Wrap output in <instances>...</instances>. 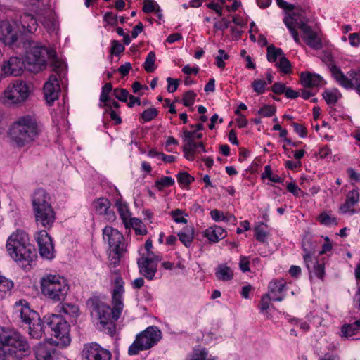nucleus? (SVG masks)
Returning a JSON list of instances; mask_svg holds the SVG:
<instances>
[{
  "mask_svg": "<svg viewBox=\"0 0 360 360\" xmlns=\"http://www.w3.org/2000/svg\"><path fill=\"white\" fill-rule=\"evenodd\" d=\"M14 310L22 322L28 325L29 333L32 338H40L43 333L50 330L51 335L56 339L54 341L56 345L65 347L70 343V325L61 316L50 314L44 316L41 321L39 314L30 308L28 302L25 300L17 301Z\"/></svg>",
  "mask_w": 360,
  "mask_h": 360,
  "instance_id": "obj_1",
  "label": "nucleus"
},
{
  "mask_svg": "<svg viewBox=\"0 0 360 360\" xmlns=\"http://www.w3.org/2000/svg\"><path fill=\"white\" fill-rule=\"evenodd\" d=\"M124 292V281L120 276L115 279L112 292V305H109L101 301L98 297H94L87 300L86 304L91 309L92 315L97 317V323L99 330L112 335L115 332V323L123 310L122 295Z\"/></svg>",
  "mask_w": 360,
  "mask_h": 360,
  "instance_id": "obj_2",
  "label": "nucleus"
},
{
  "mask_svg": "<svg viewBox=\"0 0 360 360\" xmlns=\"http://www.w3.org/2000/svg\"><path fill=\"white\" fill-rule=\"evenodd\" d=\"M43 131V125L34 115L18 117L10 128V137L18 148L30 146L35 142Z\"/></svg>",
  "mask_w": 360,
  "mask_h": 360,
  "instance_id": "obj_3",
  "label": "nucleus"
},
{
  "mask_svg": "<svg viewBox=\"0 0 360 360\" xmlns=\"http://www.w3.org/2000/svg\"><path fill=\"white\" fill-rule=\"evenodd\" d=\"M26 338L17 330L0 327V360H20L30 354Z\"/></svg>",
  "mask_w": 360,
  "mask_h": 360,
  "instance_id": "obj_4",
  "label": "nucleus"
},
{
  "mask_svg": "<svg viewBox=\"0 0 360 360\" xmlns=\"http://www.w3.org/2000/svg\"><path fill=\"white\" fill-rule=\"evenodd\" d=\"M283 22L296 43H300L298 32L296 31V28H299L302 32V38L307 45L315 50H319L323 47L318 33L307 25L308 19L305 10L296 8L291 15L284 18Z\"/></svg>",
  "mask_w": 360,
  "mask_h": 360,
  "instance_id": "obj_5",
  "label": "nucleus"
},
{
  "mask_svg": "<svg viewBox=\"0 0 360 360\" xmlns=\"http://www.w3.org/2000/svg\"><path fill=\"white\" fill-rule=\"evenodd\" d=\"M6 248L9 256L22 267L30 266L36 257L28 234L22 230L12 233L7 239Z\"/></svg>",
  "mask_w": 360,
  "mask_h": 360,
  "instance_id": "obj_6",
  "label": "nucleus"
},
{
  "mask_svg": "<svg viewBox=\"0 0 360 360\" xmlns=\"http://www.w3.org/2000/svg\"><path fill=\"white\" fill-rule=\"evenodd\" d=\"M24 46L26 49L25 60L27 71L37 73L42 70L46 66L47 59L53 62L55 70L60 68L62 63L56 59L55 51L49 50L45 46L34 41H28Z\"/></svg>",
  "mask_w": 360,
  "mask_h": 360,
  "instance_id": "obj_7",
  "label": "nucleus"
},
{
  "mask_svg": "<svg viewBox=\"0 0 360 360\" xmlns=\"http://www.w3.org/2000/svg\"><path fill=\"white\" fill-rule=\"evenodd\" d=\"M32 205L38 225L50 229L56 219L49 194L43 188L36 189L32 195Z\"/></svg>",
  "mask_w": 360,
  "mask_h": 360,
  "instance_id": "obj_8",
  "label": "nucleus"
},
{
  "mask_svg": "<svg viewBox=\"0 0 360 360\" xmlns=\"http://www.w3.org/2000/svg\"><path fill=\"white\" fill-rule=\"evenodd\" d=\"M40 285L42 294L54 302L63 300L69 291L66 279L58 275H44Z\"/></svg>",
  "mask_w": 360,
  "mask_h": 360,
  "instance_id": "obj_9",
  "label": "nucleus"
},
{
  "mask_svg": "<svg viewBox=\"0 0 360 360\" xmlns=\"http://www.w3.org/2000/svg\"><path fill=\"white\" fill-rule=\"evenodd\" d=\"M103 238L108 245L109 255L111 257L110 265L116 266L127 250L124 236L117 229L107 226L103 229Z\"/></svg>",
  "mask_w": 360,
  "mask_h": 360,
  "instance_id": "obj_10",
  "label": "nucleus"
},
{
  "mask_svg": "<svg viewBox=\"0 0 360 360\" xmlns=\"http://www.w3.org/2000/svg\"><path fill=\"white\" fill-rule=\"evenodd\" d=\"M162 338V332L156 326H149L139 333L129 347L128 354L136 355L140 351L147 350L156 345Z\"/></svg>",
  "mask_w": 360,
  "mask_h": 360,
  "instance_id": "obj_11",
  "label": "nucleus"
},
{
  "mask_svg": "<svg viewBox=\"0 0 360 360\" xmlns=\"http://www.w3.org/2000/svg\"><path fill=\"white\" fill-rule=\"evenodd\" d=\"M31 93V84L17 79L10 83L4 91L3 101L8 105H21Z\"/></svg>",
  "mask_w": 360,
  "mask_h": 360,
  "instance_id": "obj_12",
  "label": "nucleus"
},
{
  "mask_svg": "<svg viewBox=\"0 0 360 360\" xmlns=\"http://www.w3.org/2000/svg\"><path fill=\"white\" fill-rule=\"evenodd\" d=\"M160 257L155 253L142 255L137 261L140 273L148 280H153L157 272Z\"/></svg>",
  "mask_w": 360,
  "mask_h": 360,
  "instance_id": "obj_13",
  "label": "nucleus"
},
{
  "mask_svg": "<svg viewBox=\"0 0 360 360\" xmlns=\"http://www.w3.org/2000/svg\"><path fill=\"white\" fill-rule=\"evenodd\" d=\"M21 32L16 22L4 20L0 21V40L6 45H13L18 39Z\"/></svg>",
  "mask_w": 360,
  "mask_h": 360,
  "instance_id": "obj_14",
  "label": "nucleus"
},
{
  "mask_svg": "<svg viewBox=\"0 0 360 360\" xmlns=\"http://www.w3.org/2000/svg\"><path fill=\"white\" fill-rule=\"evenodd\" d=\"M82 360H111V352L97 343L86 344L82 352Z\"/></svg>",
  "mask_w": 360,
  "mask_h": 360,
  "instance_id": "obj_15",
  "label": "nucleus"
},
{
  "mask_svg": "<svg viewBox=\"0 0 360 360\" xmlns=\"http://www.w3.org/2000/svg\"><path fill=\"white\" fill-rule=\"evenodd\" d=\"M36 240L41 257L48 260L53 259L55 257L54 247L48 233L44 230L39 231Z\"/></svg>",
  "mask_w": 360,
  "mask_h": 360,
  "instance_id": "obj_16",
  "label": "nucleus"
},
{
  "mask_svg": "<svg viewBox=\"0 0 360 360\" xmlns=\"http://www.w3.org/2000/svg\"><path fill=\"white\" fill-rule=\"evenodd\" d=\"M24 69L27 70L26 60L17 56H13L4 63L1 70L5 76H18Z\"/></svg>",
  "mask_w": 360,
  "mask_h": 360,
  "instance_id": "obj_17",
  "label": "nucleus"
},
{
  "mask_svg": "<svg viewBox=\"0 0 360 360\" xmlns=\"http://www.w3.org/2000/svg\"><path fill=\"white\" fill-rule=\"evenodd\" d=\"M335 71V75L338 78V83L347 89L355 87L360 96V72L356 70H351L348 72V77L342 72H339L337 70Z\"/></svg>",
  "mask_w": 360,
  "mask_h": 360,
  "instance_id": "obj_18",
  "label": "nucleus"
},
{
  "mask_svg": "<svg viewBox=\"0 0 360 360\" xmlns=\"http://www.w3.org/2000/svg\"><path fill=\"white\" fill-rule=\"evenodd\" d=\"M304 255L303 256L304 261L307 268L311 271L314 269V274L320 279H323L325 274V267L323 264L319 263L316 258L314 257V252H311L306 247V243L302 245Z\"/></svg>",
  "mask_w": 360,
  "mask_h": 360,
  "instance_id": "obj_19",
  "label": "nucleus"
},
{
  "mask_svg": "<svg viewBox=\"0 0 360 360\" xmlns=\"http://www.w3.org/2000/svg\"><path fill=\"white\" fill-rule=\"evenodd\" d=\"M60 91V88L56 75H51L44 85V94L47 103L51 105L58 99Z\"/></svg>",
  "mask_w": 360,
  "mask_h": 360,
  "instance_id": "obj_20",
  "label": "nucleus"
},
{
  "mask_svg": "<svg viewBox=\"0 0 360 360\" xmlns=\"http://www.w3.org/2000/svg\"><path fill=\"white\" fill-rule=\"evenodd\" d=\"M37 360H56V349L53 342H40L34 349Z\"/></svg>",
  "mask_w": 360,
  "mask_h": 360,
  "instance_id": "obj_21",
  "label": "nucleus"
},
{
  "mask_svg": "<svg viewBox=\"0 0 360 360\" xmlns=\"http://www.w3.org/2000/svg\"><path fill=\"white\" fill-rule=\"evenodd\" d=\"M285 285L286 282L283 279L269 282L268 288L271 300L281 302L284 299L285 296L283 292Z\"/></svg>",
  "mask_w": 360,
  "mask_h": 360,
  "instance_id": "obj_22",
  "label": "nucleus"
},
{
  "mask_svg": "<svg viewBox=\"0 0 360 360\" xmlns=\"http://www.w3.org/2000/svg\"><path fill=\"white\" fill-rule=\"evenodd\" d=\"M359 200V193L358 189H353L349 191L346 195V200L343 205L340 207V210L342 213H350L353 214L356 213V210L354 209V205Z\"/></svg>",
  "mask_w": 360,
  "mask_h": 360,
  "instance_id": "obj_23",
  "label": "nucleus"
},
{
  "mask_svg": "<svg viewBox=\"0 0 360 360\" xmlns=\"http://www.w3.org/2000/svg\"><path fill=\"white\" fill-rule=\"evenodd\" d=\"M205 236L210 242L217 243L226 237V231L222 227L215 225L205 230Z\"/></svg>",
  "mask_w": 360,
  "mask_h": 360,
  "instance_id": "obj_24",
  "label": "nucleus"
},
{
  "mask_svg": "<svg viewBox=\"0 0 360 360\" xmlns=\"http://www.w3.org/2000/svg\"><path fill=\"white\" fill-rule=\"evenodd\" d=\"M300 81L304 87L318 86L321 84L322 78L319 75L307 72L301 73Z\"/></svg>",
  "mask_w": 360,
  "mask_h": 360,
  "instance_id": "obj_25",
  "label": "nucleus"
},
{
  "mask_svg": "<svg viewBox=\"0 0 360 360\" xmlns=\"http://www.w3.org/2000/svg\"><path fill=\"white\" fill-rule=\"evenodd\" d=\"M23 30L28 33H33L37 30L38 24L34 16L30 13H24L20 19Z\"/></svg>",
  "mask_w": 360,
  "mask_h": 360,
  "instance_id": "obj_26",
  "label": "nucleus"
},
{
  "mask_svg": "<svg viewBox=\"0 0 360 360\" xmlns=\"http://www.w3.org/2000/svg\"><path fill=\"white\" fill-rule=\"evenodd\" d=\"M195 229L193 226H186L177 234L179 240L186 247L189 248L193 240Z\"/></svg>",
  "mask_w": 360,
  "mask_h": 360,
  "instance_id": "obj_27",
  "label": "nucleus"
},
{
  "mask_svg": "<svg viewBox=\"0 0 360 360\" xmlns=\"http://www.w3.org/2000/svg\"><path fill=\"white\" fill-rule=\"evenodd\" d=\"M115 206L120 217L122 220L124 225H125L126 223L129 221V219H131V212L127 203L123 202L121 199H118L115 202Z\"/></svg>",
  "mask_w": 360,
  "mask_h": 360,
  "instance_id": "obj_28",
  "label": "nucleus"
},
{
  "mask_svg": "<svg viewBox=\"0 0 360 360\" xmlns=\"http://www.w3.org/2000/svg\"><path fill=\"white\" fill-rule=\"evenodd\" d=\"M360 329V320L352 323H345L341 327L340 336L348 338L355 335Z\"/></svg>",
  "mask_w": 360,
  "mask_h": 360,
  "instance_id": "obj_29",
  "label": "nucleus"
},
{
  "mask_svg": "<svg viewBox=\"0 0 360 360\" xmlns=\"http://www.w3.org/2000/svg\"><path fill=\"white\" fill-rule=\"evenodd\" d=\"M195 132H190L188 130L184 131V146L183 150L196 151L198 144L194 141Z\"/></svg>",
  "mask_w": 360,
  "mask_h": 360,
  "instance_id": "obj_30",
  "label": "nucleus"
},
{
  "mask_svg": "<svg viewBox=\"0 0 360 360\" xmlns=\"http://www.w3.org/2000/svg\"><path fill=\"white\" fill-rule=\"evenodd\" d=\"M126 229L133 228L136 234L146 235L147 230L143 222L138 218L129 219V221L124 225Z\"/></svg>",
  "mask_w": 360,
  "mask_h": 360,
  "instance_id": "obj_31",
  "label": "nucleus"
},
{
  "mask_svg": "<svg viewBox=\"0 0 360 360\" xmlns=\"http://www.w3.org/2000/svg\"><path fill=\"white\" fill-rule=\"evenodd\" d=\"M321 59L330 68L333 77L338 82V78L335 75V70H338L339 72L342 71L338 66L335 65L332 54L329 52H323Z\"/></svg>",
  "mask_w": 360,
  "mask_h": 360,
  "instance_id": "obj_32",
  "label": "nucleus"
},
{
  "mask_svg": "<svg viewBox=\"0 0 360 360\" xmlns=\"http://www.w3.org/2000/svg\"><path fill=\"white\" fill-rule=\"evenodd\" d=\"M217 278L223 281H230L233 278V274L231 269L226 265H219L215 272Z\"/></svg>",
  "mask_w": 360,
  "mask_h": 360,
  "instance_id": "obj_33",
  "label": "nucleus"
},
{
  "mask_svg": "<svg viewBox=\"0 0 360 360\" xmlns=\"http://www.w3.org/2000/svg\"><path fill=\"white\" fill-rule=\"evenodd\" d=\"M110 200L105 198H100L93 202L94 210L99 215H103L107 212V210L110 208Z\"/></svg>",
  "mask_w": 360,
  "mask_h": 360,
  "instance_id": "obj_34",
  "label": "nucleus"
},
{
  "mask_svg": "<svg viewBox=\"0 0 360 360\" xmlns=\"http://www.w3.org/2000/svg\"><path fill=\"white\" fill-rule=\"evenodd\" d=\"M323 96L327 104L335 105L341 97V94L338 89L326 90Z\"/></svg>",
  "mask_w": 360,
  "mask_h": 360,
  "instance_id": "obj_35",
  "label": "nucleus"
},
{
  "mask_svg": "<svg viewBox=\"0 0 360 360\" xmlns=\"http://www.w3.org/2000/svg\"><path fill=\"white\" fill-rule=\"evenodd\" d=\"M13 287L11 280L0 275V297L4 298L6 293L9 292Z\"/></svg>",
  "mask_w": 360,
  "mask_h": 360,
  "instance_id": "obj_36",
  "label": "nucleus"
},
{
  "mask_svg": "<svg viewBox=\"0 0 360 360\" xmlns=\"http://www.w3.org/2000/svg\"><path fill=\"white\" fill-rule=\"evenodd\" d=\"M284 55L283 51L280 48H276L273 45L267 48V60L271 63L276 62L277 58L280 59Z\"/></svg>",
  "mask_w": 360,
  "mask_h": 360,
  "instance_id": "obj_37",
  "label": "nucleus"
},
{
  "mask_svg": "<svg viewBox=\"0 0 360 360\" xmlns=\"http://www.w3.org/2000/svg\"><path fill=\"white\" fill-rule=\"evenodd\" d=\"M210 214L212 219L215 221H231V219H233V221H236V217H233V215L225 216L223 212L217 209H214L211 210Z\"/></svg>",
  "mask_w": 360,
  "mask_h": 360,
  "instance_id": "obj_38",
  "label": "nucleus"
},
{
  "mask_svg": "<svg viewBox=\"0 0 360 360\" xmlns=\"http://www.w3.org/2000/svg\"><path fill=\"white\" fill-rule=\"evenodd\" d=\"M65 314L75 318L79 314V307L75 304L65 303L62 305L61 310Z\"/></svg>",
  "mask_w": 360,
  "mask_h": 360,
  "instance_id": "obj_39",
  "label": "nucleus"
},
{
  "mask_svg": "<svg viewBox=\"0 0 360 360\" xmlns=\"http://www.w3.org/2000/svg\"><path fill=\"white\" fill-rule=\"evenodd\" d=\"M155 54L153 51H150L148 53L146 60L143 64L144 69L148 72H153L155 69Z\"/></svg>",
  "mask_w": 360,
  "mask_h": 360,
  "instance_id": "obj_40",
  "label": "nucleus"
},
{
  "mask_svg": "<svg viewBox=\"0 0 360 360\" xmlns=\"http://www.w3.org/2000/svg\"><path fill=\"white\" fill-rule=\"evenodd\" d=\"M174 184V180L169 176H162L155 182V186L162 191L165 187H170Z\"/></svg>",
  "mask_w": 360,
  "mask_h": 360,
  "instance_id": "obj_41",
  "label": "nucleus"
},
{
  "mask_svg": "<svg viewBox=\"0 0 360 360\" xmlns=\"http://www.w3.org/2000/svg\"><path fill=\"white\" fill-rule=\"evenodd\" d=\"M276 66L280 69V70L284 74H288L291 72L292 66L290 62L288 60V58L284 56H283L278 63H276Z\"/></svg>",
  "mask_w": 360,
  "mask_h": 360,
  "instance_id": "obj_42",
  "label": "nucleus"
},
{
  "mask_svg": "<svg viewBox=\"0 0 360 360\" xmlns=\"http://www.w3.org/2000/svg\"><path fill=\"white\" fill-rule=\"evenodd\" d=\"M158 115V111L155 108L146 109L141 114V118L143 122H150L155 119Z\"/></svg>",
  "mask_w": 360,
  "mask_h": 360,
  "instance_id": "obj_43",
  "label": "nucleus"
},
{
  "mask_svg": "<svg viewBox=\"0 0 360 360\" xmlns=\"http://www.w3.org/2000/svg\"><path fill=\"white\" fill-rule=\"evenodd\" d=\"M160 7L158 4L155 0H144L143 11L146 13H150L155 12V11Z\"/></svg>",
  "mask_w": 360,
  "mask_h": 360,
  "instance_id": "obj_44",
  "label": "nucleus"
},
{
  "mask_svg": "<svg viewBox=\"0 0 360 360\" xmlns=\"http://www.w3.org/2000/svg\"><path fill=\"white\" fill-rule=\"evenodd\" d=\"M319 221L325 226H331V225H336L338 224L336 218L331 217L330 215L326 214V213H321L319 216Z\"/></svg>",
  "mask_w": 360,
  "mask_h": 360,
  "instance_id": "obj_45",
  "label": "nucleus"
},
{
  "mask_svg": "<svg viewBox=\"0 0 360 360\" xmlns=\"http://www.w3.org/2000/svg\"><path fill=\"white\" fill-rule=\"evenodd\" d=\"M263 224L255 227V237L256 239L262 243H264L267 238V233L263 228Z\"/></svg>",
  "mask_w": 360,
  "mask_h": 360,
  "instance_id": "obj_46",
  "label": "nucleus"
},
{
  "mask_svg": "<svg viewBox=\"0 0 360 360\" xmlns=\"http://www.w3.org/2000/svg\"><path fill=\"white\" fill-rule=\"evenodd\" d=\"M171 215L176 223L186 224L187 219L184 216L187 214H184V212L180 209H176L171 212Z\"/></svg>",
  "mask_w": 360,
  "mask_h": 360,
  "instance_id": "obj_47",
  "label": "nucleus"
},
{
  "mask_svg": "<svg viewBox=\"0 0 360 360\" xmlns=\"http://www.w3.org/2000/svg\"><path fill=\"white\" fill-rule=\"evenodd\" d=\"M112 89V86L110 83H106L102 88V91L100 96V101L103 103L110 102V99L108 96L109 94Z\"/></svg>",
  "mask_w": 360,
  "mask_h": 360,
  "instance_id": "obj_48",
  "label": "nucleus"
},
{
  "mask_svg": "<svg viewBox=\"0 0 360 360\" xmlns=\"http://www.w3.org/2000/svg\"><path fill=\"white\" fill-rule=\"evenodd\" d=\"M196 96H197V94L194 91H186L184 94V96L182 98L183 104L186 107H189V106L192 105L194 103Z\"/></svg>",
  "mask_w": 360,
  "mask_h": 360,
  "instance_id": "obj_49",
  "label": "nucleus"
},
{
  "mask_svg": "<svg viewBox=\"0 0 360 360\" xmlns=\"http://www.w3.org/2000/svg\"><path fill=\"white\" fill-rule=\"evenodd\" d=\"M264 178L269 179L271 181L275 183H279L282 181V179L278 175L273 174L270 165L265 166L264 172L262 174Z\"/></svg>",
  "mask_w": 360,
  "mask_h": 360,
  "instance_id": "obj_50",
  "label": "nucleus"
},
{
  "mask_svg": "<svg viewBox=\"0 0 360 360\" xmlns=\"http://www.w3.org/2000/svg\"><path fill=\"white\" fill-rule=\"evenodd\" d=\"M113 94L122 102H127L130 96L129 91L125 89H115L113 91Z\"/></svg>",
  "mask_w": 360,
  "mask_h": 360,
  "instance_id": "obj_51",
  "label": "nucleus"
},
{
  "mask_svg": "<svg viewBox=\"0 0 360 360\" xmlns=\"http://www.w3.org/2000/svg\"><path fill=\"white\" fill-rule=\"evenodd\" d=\"M176 176L179 184L185 186L191 184L194 181V178L187 172L179 173Z\"/></svg>",
  "mask_w": 360,
  "mask_h": 360,
  "instance_id": "obj_52",
  "label": "nucleus"
},
{
  "mask_svg": "<svg viewBox=\"0 0 360 360\" xmlns=\"http://www.w3.org/2000/svg\"><path fill=\"white\" fill-rule=\"evenodd\" d=\"M266 85V82L262 79H255L252 83V86L253 90L257 92L258 94H262L265 91V86Z\"/></svg>",
  "mask_w": 360,
  "mask_h": 360,
  "instance_id": "obj_53",
  "label": "nucleus"
},
{
  "mask_svg": "<svg viewBox=\"0 0 360 360\" xmlns=\"http://www.w3.org/2000/svg\"><path fill=\"white\" fill-rule=\"evenodd\" d=\"M218 55L216 56V65L217 67L222 68L225 66V63L224 60H227L229 58V56L226 53L225 51L223 49H219L218 51Z\"/></svg>",
  "mask_w": 360,
  "mask_h": 360,
  "instance_id": "obj_54",
  "label": "nucleus"
},
{
  "mask_svg": "<svg viewBox=\"0 0 360 360\" xmlns=\"http://www.w3.org/2000/svg\"><path fill=\"white\" fill-rule=\"evenodd\" d=\"M208 352L205 349H195L193 354V360H214L207 358Z\"/></svg>",
  "mask_w": 360,
  "mask_h": 360,
  "instance_id": "obj_55",
  "label": "nucleus"
},
{
  "mask_svg": "<svg viewBox=\"0 0 360 360\" xmlns=\"http://www.w3.org/2000/svg\"><path fill=\"white\" fill-rule=\"evenodd\" d=\"M275 112V107L269 105H266L259 109L258 113L263 117H271L273 115H274Z\"/></svg>",
  "mask_w": 360,
  "mask_h": 360,
  "instance_id": "obj_56",
  "label": "nucleus"
},
{
  "mask_svg": "<svg viewBox=\"0 0 360 360\" xmlns=\"http://www.w3.org/2000/svg\"><path fill=\"white\" fill-rule=\"evenodd\" d=\"M118 17L112 12H107L103 16V21L108 25H116L117 24Z\"/></svg>",
  "mask_w": 360,
  "mask_h": 360,
  "instance_id": "obj_57",
  "label": "nucleus"
},
{
  "mask_svg": "<svg viewBox=\"0 0 360 360\" xmlns=\"http://www.w3.org/2000/svg\"><path fill=\"white\" fill-rule=\"evenodd\" d=\"M124 51V46L118 41L113 40L112 41V46L110 49V53L114 55H119Z\"/></svg>",
  "mask_w": 360,
  "mask_h": 360,
  "instance_id": "obj_58",
  "label": "nucleus"
},
{
  "mask_svg": "<svg viewBox=\"0 0 360 360\" xmlns=\"http://www.w3.org/2000/svg\"><path fill=\"white\" fill-rule=\"evenodd\" d=\"M271 300L270 294L266 293L262 297L260 302V309L263 311L269 308L270 302Z\"/></svg>",
  "mask_w": 360,
  "mask_h": 360,
  "instance_id": "obj_59",
  "label": "nucleus"
},
{
  "mask_svg": "<svg viewBox=\"0 0 360 360\" xmlns=\"http://www.w3.org/2000/svg\"><path fill=\"white\" fill-rule=\"evenodd\" d=\"M167 82L168 83L167 91L169 93L174 92L177 89L178 86H179L178 80L175 79H172L171 77H168L167 79Z\"/></svg>",
  "mask_w": 360,
  "mask_h": 360,
  "instance_id": "obj_60",
  "label": "nucleus"
},
{
  "mask_svg": "<svg viewBox=\"0 0 360 360\" xmlns=\"http://www.w3.org/2000/svg\"><path fill=\"white\" fill-rule=\"evenodd\" d=\"M229 21L225 18H222L220 21L217 22L214 24V28L217 30L224 31L227 29L229 26Z\"/></svg>",
  "mask_w": 360,
  "mask_h": 360,
  "instance_id": "obj_61",
  "label": "nucleus"
},
{
  "mask_svg": "<svg viewBox=\"0 0 360 360\" xmlns=\"http://www.w3.org/2000/svg\"><path fill=\"white\" fill-rule=\"evenodd\" d=\"M249 264H250V262L247 257H245V256L240 257L239 266L242 271H243V272L250 271Z\"/></svg>",
  "mask_w": 360,
  "mask_h": 360,
  "instance_id": "obj_62",
  "label": "nucleus"
},
{
  "mask_svg": "<svg viewBox=\"0 0 360 360\" xmlns=\"http://www.w3.org/2000/svg\"><path fill=\"white\" fill-rule=\"evenodd\" d=\"M348 38L351 46L357 47L360 45V36L358 33L350 34Z\"/></svg>",
  "mask_w": 360,
  "mask_h": 360,
  "instance_id": "obj_63",
  "label": "nucleus"
},
{
  "mask_svg": "<svg viewBox=\"0 0 360 360\" xmlns=\"http://www.w3.org/2000/svg\"><path fill=\"white\" fill-rule=\"evenodd\" d=\"M273 92L276 94H283L286 89V86L284 84L280 82H276L271 87Z\"/></svg>",
  "mask_w": 360,
  "mask_h": 360,
  "instance_id": "obj_64",
  "label": "nucleus"
}]
</instances>
